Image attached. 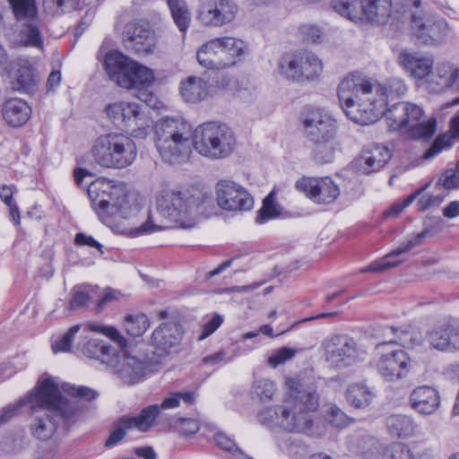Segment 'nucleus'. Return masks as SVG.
<instances>
[{
	"label": "nucleus",
	"mask_w": 459,
	"mask_h": 459,
	"mask_svg": "<svg viewBox=\"0 0 459 459\" xmlns=\"http://www.w3.org/2000/svg\"><path fill=\"white\" fill-rule=\"evenodd\" d=\"M190 202L194 204L193 216L195 225L196 224L198 215L209 216L215 208L213 197L210 193H190Z\"/></svg>",
	"instance_id": "nucleus-43"
},
{
	"label": "nucleus",
	"mask_w": 459,
	"mask_h": 459,
	"mask_svg": "<svg viewBox=\"0 0 459 459\" xmlns=\"http://www.w3.org/2000/svg\"><path fill=\"white\" fill-rule=\"evenodd\" d=\"M180 401L187 404L195 402V393H175L170 396L166 397L160 405L151 404L143 408L139 415L135 417H128L134 429L142 432L148 431L152 426L155 419L160 415L164 411L173 410L179 406Z\"/></svg>",
	"instance_id": "nucleus-16"
},
{
	"label": "nucleus",
	"mask_w": 459,
	"mask_h": 459,
	"mask_svg": "<svg viewBox=\"0 0 459 459\" xmlns=\"http://www.w3.org/2000/svg\"><path fill=\"white\" fill-rule=\"evenodd\" d=\"M219 70L236 65L247 50L246 42L234 37L215 38Z\"/></svg>",
	"instance_id": "nucleus-25"
},
{
	"label": "nucleus",
	"mask_w": 459,
	"mask_h": 459,
	"mask_svg": "<svg viewBox=\"0 0 459 459\" xmlns=\"http://www.w3.org/2000/svg\"><path fill=\"white\" fill-rule=\"evenodd\" d=\"M427 339L437 350L455 351L459 349V328L453 325H443L429 331Z\"/></svg>",
	"instance_id": "nucleus-30"
},
{
	"label": "nucleus",
	"mask_w": 459,
	"mask_h": 459,
	"mask_svg": "<svg viewBox=\"0 0 459 459\" xmlns=\"http://www.w3.org/2000/svg\"><path fill=\"white\" fill-rule=\"evenodd\" d=\"M178 430L183 435H194L195 434L199 429L200 424L199 421L195 419H180L179 420V425L178 426Z\"/></svg>",
	"instance_id": "nucleus-63"
},
{
	"label": "nucleus",
	"mask_w": 459,
	"mask_h": 459,
	"mask_svg": "<svg viewBox=\"0 0 459 459\" xmlns=\"http://www.w3.org/2000/svg\"><path fill=\"white\" fill-rule=\"evenodd\" d=\"M218 205L226 211H249L254 199L247 190L231 180H220L215 186Z\"/></svg>",
	"instance_id": "nucleus-17"
},
{
	"label": "nucleus",
	"mask_w": 459,
	"mask_h": 459,
	"mask_svg": "<svg viewBox=\"0 0 459 459\" xmlns=\"http://www.w3.org/2000/svg\"><path fill=\"white\" fill-rule=\"evenodd\" d=\"M285 383L288 389L285 397L280 403L262 409L257 416L259 422L287 433L314 435L311 412L319 406L317 393L305 387L296 377H289Z\"/></svg>",
	"instance_id": "nucleus-2"
},
{
	"label": "nucleus",
	"mask_w": 459,
	"mask_h": 459,
	"mask_svg": "<svg viewBox=\"0 0 459 459\" xmlns=\"http://www.w3.org/2000/svg\"><path fill=\"white\" fill-rule=\"evenodd\" d=\"M430 74L429 86L432 91L440 92L451 87H459V70L450 64L437 65L436 73Z\"/></svg>",
	"instance_id": "nucleus-31"
},
{
	"label": "nucleus",
	"mask_w": 459,
	"mask_h": 459,
	"mask_svg": "<svg viewBox=\"0 0 459 459\" xmlns=\"http://www.w3.org/2000/svg\"><path fill=\"white\" fill-rule=\"evenodd\" d=\"M411 407L422 415L435 413L440 406V395L437 389L429 385L414 388L409 397Z\"/></svg>",
	"instance_id": "nucleus-27"
},
{
	"label": "nucleus",
	"mask_w": 459,
	"mask_h": 459,
	"mask_svg": "<svg viewBox=\"0 0 459 459\" xmlns=\"http://www.w3.org/2000/svg\"><path fill=\"white\" fill-rule=\"evenodd\" d=\"M399 60L403 69L415 79L422 80L432 73L434 60L429 56L419 52H402Z\"/></svg>",
	"instance_id": "nucleus-29"
},
{
	"label": "nucleus",
	"mask_w": 459,
	"mask_h": 459,
	"mask_svg": "<svg viewBox=\"0 0 459 459\" xmlns=\"http://www.w3.org/2000/svg\"><path fill=\"white\" fill-rule=\"evenodd\" d=\"M82 351L86 357L99 359L107 366L116 360L117 349L102 340L91 339L87 341L82 345Z\"/></svg>",
	"instance_id": "nucleus-34"
},
{
	"label": "nucleus",
	"mask_w": 459,
	"mask_h": 459,
	"mask_svg": "<svg viewBox=\"0 0 459 459\" xmlns=\"http://www.w3.org/2000/svg\"><path fill=\"white\" fill-rule=\"evenodd\" d=\"M2 111L5 122L13 127L23 126L31 115V108L28 103L16 98L6 100Z\"/></svg>",
	"instance_id": "nucleus-32"
},
{
	"label": "nucleus",
	"mask_w": 459,
	"mask_h": 459,
	"mask_svg": "<svg viewBox=\"0 0 459 459\" xmlns=\"http://www.w3.org/2000/svg\"><path fill=\"white\" fill-rule=\"evenodd\" d=\"M411 28L416 38L424 45L434 46L442 43L447 35V22L436 15L421 16L411 14Z\"/></svg>",
	"instance_id": "nucleus-18"
},
{
	"label": "nucleus",
	"mask_w": 459,
	"mask_h": 459,
	"mask_svg": "<svg viewBox=\"0 0 459 459\" xmlns=\"http://www.w3.org/2000/svg\"><path fill=\"white\" fill-rule=\"evenodd\" d=\"M150 326L149 318L145 315L127 316L125 321V328L131 336H141Z\"/></svg>",
	"instance_id": "nucleus-51"
},
{
	"label": "nucleus",
	"mask_w": 459,
	"mask_h": 459,
	"mask_svg": "<svg viewBox=\"0 0 459 459\" xmlns=\"http://www.w3.org/2000/svg\"><path fill=\"white\" fill-rule=\"evenodd\" d=\"M332 7L352 22L367 20L384 24L391 16L392 0H333Z\"/></svg>",
	"instance_id": "nucleus-13"
},
{
	"label": "nucleus",
	"mask_w": 459,
	"mask_h": 459,
	"mask_svg": "<svg viewBox=\"0 0 459 459\" xmlns=\"http://www.w3.org/2000/svg\"><path fill=\"white\" fill-rule=\"evenodd\" d=\"M216 44L213 39L203 44L196 53L198 63L209 70H219Z\"/></svg>",
	"instance_id": "nucleus-44"
},
{
	"label": "nucleus",
	"mask_w": 459,
	"mask_h": 459,
	"mask_svg": "<svg viewBox=\"0 0 459 459\" xmlns=\"http://www.w3.org/2000/svg\"><path fill=\"white\" fill-rule=\"evenodd\" d=\"M134 429L127 416L121 417L115 422L113 429L109 437L106 440V446L117 445L122 440L126 435V430Z\"/></svg>",
	"instance_id": "nucleus-54"
},
{
	"label": "nucleus",
	"mask_w": 459,
	"mask_h": 459,
	"mask_svg": "<svg viewBox=\"0 0 459 459\" xmlns=\"http://www.w3.org/2000/svg\"><path fill=\"white\" fill-rule=\"evenodd\" d=\"M385 459H431V457L428 453L414 454L408 446L394 443L385 450Z\"/></svg>",
	"instance_id": "nucleus-46"
},
{
	"label": "nucleus",
	"mask_w": 459,
	"mask_h": 459,
	"mask_svg": "<svg viewBox=\"0 0 459 459\" xmlns=\"http://www.w3.org/2000/svg\"><path fill=\"white\" fill-rule=\"evenodd\" d=\"M443 200L444 196L441 195H423L419 199L417 205L419 210L425 211L431 207L438 206L443 202Z\"/></svg>",
	"instance_id": "nucleus-62"
},
{
	"label": "nucleus",
	"mask_w": 459,
	"mask_h": 459,
	"mask_svg": "<svg viewBox=\"0 0 459 459\" xmlns=\"http://www.w3.org/2000/svg\"><path fill=\"white\" fill-rule=\"evenodd\" d=\"M327 421L333 427L342 429L349 425L351 419L336 405H330L325 411Z\"/></svg>",
	"instance_id": "nucleus-57"
},
{
	"label": "nucleus",
	"mask_w": 459,
	"mask_h": 459,
	"mask_svg": "<svg viewBox=\"0 0 459 459\" xmlns=\"http://www.w3.org/2000/svg\"><path fill=\"white\" fill-rule=\"evenodd\" d=\"M151 126L152 121L150 117L140 110L138 115L133 119L131 125L127 126L126 130L130 133L132 137L143 139L149 134Z\"/></svg>",
	"instance_id": "nucleus-49"
},
{
	"label": "nucleus",
	"mask_w": 459,
	"mask_h": 459,
	"mask_svg": "<svg viewBox=\"0 0 459 459\" xmlns=\"http://www.w3.org/2000/svg\"><path fill=\"white\" fill-rule=\"evenodd\" d=\"M104 65L112 82L126 90L139 91L138 98L149 106H154L153 96L146 91L154 82L152 70L118 51L108 52Z\"/></svg>",
	"instance_id": "nucleus-7"
},
{
	"label": "nucleus",
	"mask_w": 459,
	"mask_h": 459,
	"mask_svg": "<svg viewBox=\"0 0 459 459\" xmlns=\"http://www.w3.org/2000/svg\"><path fill=\"white\" fill-rule=\"evenodd\" d=\"M197 19L204 25L221 26L216 0H200L197 8Z\"/></svg>",
	"instance_id": "nucleus-45"
},
{
	"label": "nucleus",
	"mask_w": 459,
	"mask_h": 459,
	"mask_svg": "<svg viewBox=\"0 0 459 459\" xmlns=\"http://www.w3.org/2000/svg\"><path fill=\"white\" fill-rule=\"evenodd\" d=\"M115 374L127 385H133L142 382L148 369V364L144 359L125 353L116 352V360L108 366Z\"/></svg>",
	"instance_id": "nucleus-21"
},
{
	"label": "nucleus",
	"mask_w": 459,
	"mask_h": 459,
	"mask_svg": "<svg viewBox=\"0 0 459 459\" xmlns=\"http://www.w3.org/2000/svg\"><path fill=\"white\" fill-rule=\"evenodd\" d=\"M236 137L225 124L207 122L194 131L193 146L205 158L220 160L228 157L234 150Z\"/></svg>",
	"instance_id": "nucleus-10"
},
{
	"label": "nucleus",
	"mask_w": 459,
	"mask_h": 459,
	"mask_svg": "<svg viewBox=\"0 0 459 459\" xmlns=\"http://www.w3.org/2000/svg\"><path fill=\"white\" fill-rule=\"evenodd\" d=\"M90 154L93 161L103 169H122L135 161L137 147L127 134L112 132L96 137L91 143Z\"/></svg>",
	"instance_id": "nucleus-8"
},
{
	"label": "nucleus",
	"mask_w": 459,
	"mask_h": 459,
	"mask_svg": "<svg viewBox=\"0 0 459 459\" xmlns=\"http://www.w3.org/2000/svg\"><path fill=\"white\" fill-rule=\"evenodd\" d=\"M154 134L155 146L165 162L174 165L188 160L194 147V132L186 120L182 117H163L156 123Z\"/></svg>",
	"instance_id": "nucleus-6"
},
{
	"label": "nucleus",
	"mask_w": 459,
	"mask_h": 459,
	"mask_svg": "<svg viewBox=\"0 0 459 459\" xmlns=\"http://www.w3.org/2000/svg\"><path fill=\"white\" fill-rule=\"evenodd\" d=\"M302 132L308 141L336 138L338 122L327 110L320 108H306L299 117Z\"/></svg>",
	"instance_id": "nucleus-15"
},
{
	"label": "nucleus",
	"mask_w": 459,
	"mask_h": 459,
	"mask_svg": "<svg viewBox=\"0 0 459 459\" xmlns=\"http://www.w3.org/2000/svg\"><path fill=\"white\" fill-rule=\"evenodd\" d=\"M82 329V332L86 333L89 330L102 333L113 341H116L118 345L123 348L126 344V341L118 331L113 326L100 325L99 324H91L82 327L80 325L72 326L61 338L56 340L52 344V350L54 353L56 352H69L72 350V344L74 335Z\"/></svg>",
	"instance_id": "nucleus-23"
},
{
	"label": "nucleus",
	"mask_w": 459,
	"mask_h": 459,
	"mask_svg": "<svg viewBox=\"0 0 459 459\" xmlns=\"http://www.w3.org/2000/svg\"><path fill=\"white\" fill-rule=\"evenodd\" d=\"M437 184L446 189L459 187V160L455 170H446L439 177Z\"/></svg>",
	"instance_id": "nucleus-59"
},
{
	"label": "nucleus",
	"mask_w": 459,
	"mask_h": 459,
	"mask_svg": "<svg viewBox=\"0 0 459 459\" xmlns=\"http://www.w3.org/2000/svg\"><path fill=\"white\" fill-rule=\"evenodd\" d=\"M252 391L261 402H266L273 400L277 392V387L273 380L259 378L254 382Z\"/></svg>",
	"instance_id": "nucleus-50"
},
{
	"label": "nucleus",
	"mask_w": 459,
	"mask_h": 459,
	"mask_svg": "<svg viewBox=\"0 0 459 459\" xmlns=\"http://www.w3.org/2000/svg\"><path fill=\"white\" fill-rule=\"evenodd\" d=\"M222 317L220 315L213 316L204 325L203 328V333L198 337V340H204L212 333H214L221 325Z\"/></svg>",
	"instance_id": "nucleus-64"
},
{
	"label": "nucleus",
	"mask_w": 459,
	"mask_h": 459,
	"mask_svg": "<svg viewBox=\"0 0 459 459\" xmlns=\"http://www.w3.org/2000/svg\"><path fill=\"white\" fill-rule=\"evenodd\" d=\"M91 206L105 225L117 227L122 219L134 217L140 211L138 203L132 201L122 186L110 181L97 180L88 186Z\"/></svg>",
	"instance_id": "nucleus-5"
},
{
	"label": "nucleus",
	"mask_w": 459,
	"mask_h": 459,
	"mask_svg": "<svg viewBox=\"0 0 459 459\" xmlns=\"http://www.w3.org/2000/svg\"><path fill=\"white\" fill-rule=\"evenodd\" d=\"M391 131L406 132L413 139H428L436 132L437 121L426 118L422 108L410 102H395L384 115Z\"/></svg>",
	"instance_id": "nucleus-9"
},
{
	"label": "nucleus",
	"mask_w": 459,
	"mask_h": 459,
	"mask_svg": "<svg viewBox=\"0 0 459 459\" xmlns=\"http://www.w3.org/2000/svg\"><path fill=\"white\" fill-rule=\"evenodd\" d=\"M85 0H43L44 13L51 17H56L74 10L81 9Z\"/></svg>",
	"instance_id": "nucleus-38"
},
{
	"label": "nucleus",
	"mask_w": 459,
	"mask_h": 459,
	"mask_svg": "<svg viewBox=\"0 0 459 459\" xmlns=\"http://www.w3.org/2000/svg\"><path fill=\"white\" fill-rule=\"evenodd\" d=\"M301 81L316 78L323 69L322 61L311 52H299Z\"/></svg>",
	"instance_id": "nucleus-41"
},
{
	"label": "nucleus",
	"mask_w": 459,
	"mask_h": 459,
	"mask_svg": "<svg viewBox=\"0 0 459 459\" xmlns=\"http://www.w3.org/2000/svg\"><path fill=\"white\" fill-rule=\"evenodd\" d=\"M325 362L332 368L344 369L364 359L366 351L347 334H333L321 344Z\"/></svg>",
	"instance_id": "nucleus-12"
},
{
	"label": "nucleus",
	"mask_w": 459,
	"mask_h": 459,
	"mask_svg": "<svg viewBox=\"0 0 459 459\" xmlns=\"http://www.w3.org/2000/svg\"><path fill=\"white\" fill-rule=\"evenodd\" d=\"M296 188L306 194L314 203L329 204L340 195V188L329 177L302 178L296 182Z\"/></svg>",
	"instance_id": "nucleus-19"
},
{
	"label": "nucleus",
	"mask_w": 459,
	"mask_h": 459,
	"mask_svg": "<svg viewBox=\"0 0 459 459\" xmlns=\"http://www.w3.org/2000/svg\"><path fill=\"white\" fill-rule=\"evenodd\" d=\"M375 394L364 384L355 383L349 385L346 391L348 403L356 409H364L370 405Z\"/></svg>",
	"instance_id": "nucleus-37"
},
{
	"label": "nucleus",
	"mask_w": 459,
	"mask_h": 459,
	"mask_svg": "<svg viewBox=\"0 0 459 459\" xmlns=\"http://www.w3.org/2000/svg\"><path fill=\"white\" fill-rule=\"evenodd\" d=\"M233 355L228 356V353L224 350H221L212 355L205 356L203 358L202 362L207 366H217L220 363H227L232 360Z\"/></svg>",
	"instance_id": "nucleus-61"
},
{
	"label": "nucleus",
	"mask_w": 459,
	"mask_h": 459,
	"mask_svg": "<svg viewBox=\"0 0 459 459\" xmlns=\"http://www.w3.org/2000/svg\"><path fill=\"white\" fill-rule=\"evenodd\" d=\"M193 207L189 192H164L157 199V213H150L146 221L134 229V236L171 228L192 229L195 227Z\"/></svg>",
	"instance_id": "nucleus-4"
},
{
	"label": "nucleus",
	"mask_w": 459,
	"mask_h": 459,
	"mask_svg": "<svg viewBox=\"0 0 459 459\" xmlns=\"http://www.w3.org/2000/svg\"><path fill=\"white\" fill-rule=\"evenodd\" d=\"M387 432L394 437L408 438L414 435L416 424L413 419L404 414H393L385 419Z\"/></svg>",
	"instance_id": "nucleus-35"
},
{
	"label": "nucleus",
	"mask_w": 459,
	"mask_h": 459,
	"mask_svg": "<svg viewBox=\"0 0 459 459\" xmlns=\"http://www.w3.org/2000/svg\"><path fill=\"white\" fill-rule=\"evenodd\" d=\"M27 403H30L29 395L17 403L4 408L3 412L0 415V424H4L17 416L20 413V409Z\"/></svg>",
	"instance_id": "nucleus-60"
},
{
	"label": "nucleus",
	"mask_w": 459,
	"mask_h": 459,
	"mask_svg": "<svg viewBox=\"0 0 459 459\" xmlns=\"http://www.w3.org/2000/svg\"><path fill=\"white\" fill-rule=\"evenodd\" d=\"M174 22L180 31H186L191 22V15L185 0H167Z\"/></svg>",
	"instance_id": "nucleus-42"
},
{
	"label": "nucleus",
	"mask_w": 459,
	"mask_h": 459,
	"mask_svg": "<svg viewBox=\"0 0 459 459\" xmlns=\"http://www.w3.org/2000/svg\"><path fill=\"white\" fill-rule=\"evenodd\" d=\"M335 139L336 138H323L309 141L314 145L312 155L317 163L325 164L333 160L336 151Z\"/></svg>",
	"instance_id": "nucleus-39"
},
{
	"label": "nucleus",
	"mask_w": 459,
	"mask_h": 459,
	"mask_svg": "<svg viewBox=\"0 0 459 459\" xmlns=\"http://www.w3.org/2000/svg\"><path fill=\"white\" fill-rule=\"evenodd\" d=\"M427 235L428 231L424 230L412 236L406 242L401 244L399 247L392 250L383 259L371 263L368 267L363 269V272L382 273L399 265L401 263H403V260L390 261L389 258L401 255L420 246Z\"/></svg>",
	"instance_id": "nucleus-28"
},
{
	"label": "nucleus",
	"mask_w": 459,
	"mask_h": 459,
	"mask_svg": "<svg viewBox=\"0 0 459 459\" xmlns=\"http://www.w3.org/2000/svg\"><path fill=\"white\" fill-rule=\"evenodd\" d=\"M12 89L22 93H34L39 82L34 65L27 58L19 57L12 62L9 71Z\"/></svg>",
	"instance_id": "nucleus-22"
},
{
	"label": "nucleus",
	"mask_w": 459,
	"mask_h": 459,
	"mask_svg": "<svg viewBox=\"0 0 459 459\" xmlns=\"http://www.w3.org/2000/svg\"><path fill=\"white\" fill-rule=\"evenodd\" d=\"M396 339L389 342H379L376 346L377 356L376 368L378 374L386 381H395L404 378L411 370V360L408 353L396 347L405 346L406 332H400Z\"/></svg>",
	"instance_id": "nucleus-11"
},
{
	"label": "nucleus",
	"mask_w": 459,
	"mask_h": 459,
	"mask_svg": "<svg viewBox=\"0 0 459 459\" xmlns=\"http://www.w3.org/2000/svg\"><path fill=\"white\" fill-rule=\"evenodd\" d=\"M13 14L21 22L18 42L27 47L42 48V39L38 27L35 0H8Z\"/></svg>",
	"instance_id": "nucleus-14"
},
{
	"label": "nucleus",
	"mask_w": 459,
	"mask_h": 459,
	"mask_svg": "<svg viewBox=\"0 0 459 459\" xmlns=\"http://www.w3.org/2000/svg\"><path fill=\"white\" fill-rule=\"evenodd\" d=\"M180 93L187 102L195 103L204 100L208 95V83L198 76H189L181 82Z\"/></svg>",
	"instance_id": "nucleus-36"
},
{
	"label": "nucleus",
	"mask_w": 459,
	"mask_h": 459,
	"mask_svg": "<svg viewBox=\"0 0 459 459\" xmlns=\"http://www.w3.org/2000/svg\"><path fill=\"white\" fill-rule=\"evenodd\" d=\"M350 445L363 454L371 453L376 448V439L366 432H359L350 437Z\"/></svg>",
	"instance_id": "nucleus-56"
},
{
	"label": "nucleus",
	"mask_w": 459,
	"mask_h": 459,
	"mask_svg": "<svg viewBox=\"0 0 459 459\" xmlns=\"http://www.w3.org/2000/svg\"><path fill=\"white\" fill-rule=\"evenodd\" d=\"M183 331L176 321L161 324L152 333V344L159 356L169 354L181 342Z\"/></svg>",
	"instance_id": "nucleus-24"
},
{
	"label": "nucleus",
	"mask_w": 459,
	"mask_h": 459,
	"mask_svg": "<svg viewBox=\"0 0 459 459\" xmlns=\"http://www.w3.org/2000/svg\"><path fill=\"white\" fill-rule=\"evenodd\" d=\"M299 53L284 54L278 63V73L288 80L301 81Z\"/></svg>",
	"instance_id": "nucleus-40"
},
{
	"label": "nucleus",
	"mask_w": 459,
	"mask_h": 459,
	"mask_svg": "<svg viewBox=\"0 0 459 459\" xmlns=\"http://www.w3.org/2000/svg\"><path fill=\"white\" fill-rule=\"evenodd\" d=\"M141 108L134 102L118 101L106 108L107 116L117 126L127 128L133 119L138 115Z\"/></svg>",
	"instance_id": "nucleus-33"
},
{
	"label": "nucleus",
	"mask_w": 459,
	"mask_h": 459,
	"mask_svg": "<svg viewBox=\"0 0 459 459\" xmlns=\"http://www.w3.org/2000/svg\"><path fill=\"white\" fill-rule=\"evenodd\" d=\"M216 5L221 26L230 22L238 13V6L233 0H216Z\"/></svg>",
	"instance_id": "nucleus-55"
},
{
	"label": "nucleus",
	"mask_w": 459,
	"mask_h": 459,
	"mask_svg": "<svg viewBox=\"0 0 459 459\" xmlns=\"http://www.w3.org/2000/svg\"><path fill=\"white\" fill-rule=\"evenodd\" d=\"M280 206L275 201V193L272 191L263 201V205L256 216L257 223H264L280 216Z\"/></svg>",
	"instance_id": "nucleus-48"
},
{
	"label": "nucleus",
	"mask_w": 459,
	"mask_h": 459,
	"mask_svg": "<svg viewBox=\"0 0 459 459\" xmlns=\"http://www.w3.org/2000/svg\"><path fill=\"white\" fill-rule=\"evenodd\" d=\"M96 299L95 289L91 286H80L74 289V294L69 303L70 309L85 307Z\"/></svg>",
	"instance_id": "nucleus-47"
},
{
	"label": "nucleus",
	"mask_w": 459,
	"mask_h": 459,
	"mask_svg": "<svg viewBox=\"0 0 459 459\" xmlns=\"http://www.w3.org/2000/svg\"><path fill=\"white\" fill-rule=\"evenodd\" d=\"M33 418L30 431L34 437L47 440L57 428L75 421L80 412V402L64 397L54 379L48 377L29 394Z\"/></svg>",
	"instance_id": "nucleus-3"
},
{
	"label": "nucleus",
	"mask_w": 459,
	"mask_h": 459,
	"mask_svg": "<svg viewBox=\"0 0 459 459\" xmlns=\"http://www.w3.org/2000/svg\"><path fill=\"white\" fill-rule=\"evenodd\" d=\"M392 156L391 151L381 145H377L362 151L353 161L358 171L369 175L382 169Z\"/></svg>",
	"instance_id": "nucleus-26"
},
{
	"label": "nucleus",
	"mask_w": 459,
	"mask_h": 459,
	"mask_svg": "<svg viewBox=\"0 0 459 459\" xmlns=\"http://www.w3.org/2000/svg\"><path fill=\"white\" fill-rule=\"evenodd\" d=\"M124 37L126 48L139 56L151 54L155 49L156 36L146 22H128L125 27Z\"/></svg>",
	"instance_id": "nucleus-20"
},
{
	"label": "nucleus",
	"mask_w": 459,
	"mask_h": 459,
	"mask_svg": "<svg viewBox=\"0 0 459 459\" xmlns=\"http://www.w3.org/2000/svg\"><path fill=\"white\" fill-rule=\"evenodd\" d=\"M405 83L398 78L385 85L356 74L346 76L339 84L338 97L346 116L354 123L372 125L382 117L390 102L403 95Z\"/></svg>",
	"instance_id": "nucleus-1"
},
{
	"label": "nucleus",
	"mask_w": 459,
	"mask_h": 459,
	"mask_svg": "<svg viewBox=\"0 0 459 459\" xmlns=\"http://www.w3.org/2000/svg\"><path fill=\"white\" fill-rule=\"evenodd\" d=\"M215 444L226 452L230 453L236 459H253L241 451L235 444V441L223 432L214 435Z\"/></svg>",
	"instance_id": "nucleus-52"
},
{
	"label": "nucleus",
	"mask_w": 459,
	"mask_h": 459,
	"mask_svg": "<svg viewBox=\"0 0 459 459\" xmlns=\"http://www.w3.org/2000/svg\"><path fill=\"white\" fill-rule=\"evenodd\" d=\"M62 390L73 398H79L84 401H91L99 396L94 389L84 385H75L69 383L63 384Z\"/></svg>",
	"instance_id": "nucleus-53"
},
{
	"label": "nucleus",
	"mask_w": 459,
	"mask_h": 459,
	"mask_svg": "<svg viewBox=\"0 0 459 459\" xmlns=\"http://www.w3.org/2000/svg\"><path fill=\"white\" fill-rule=\"evenodd\" d=\"M296 353H297V350H295V349H291L289 347H282V348L272 352V354L267 359V363L272 368H275L278 366L291 359L295 356Z\"/></svg>",
	"instance_id": "nucleus-58"
}]
</instances>
